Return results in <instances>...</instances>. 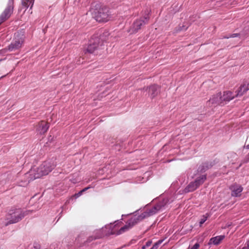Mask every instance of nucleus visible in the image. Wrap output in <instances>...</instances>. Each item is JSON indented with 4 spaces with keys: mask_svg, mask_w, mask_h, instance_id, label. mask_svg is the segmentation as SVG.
Masks as SVG:
<instances>
[{
    "mask_svg": "<svg viewBox=\"0 0 249 249\" xmlns=\"http://www.w3.org/2000/svg\"><path fill=\"white\" fill-rule=\"evenodd\" d=\"M23 42V37L22 36L19 38L18 40H16L14 42L12 43L8 47V50L10 51H13L15 50L18 49L21 46Z\"/></svg>",
    "mask_w": 249,
    "mask_h": 249,
    "instance_id": "f3484780",
    "label": "nucleus"
},
{
    "mask_svg": "<svg viewBox=\"0 0 249 249\" xmlns=\"http://www.w3.org/2000/svg\"><path fill=\"white\" fill-rule=\"evenodd\" d=\"M168 199H164L162 202H160L152 209L146 211L141 215H135L130 219L126 225L122 227L119 230H117L116 235H119L131 229L135 224L144 218L151 216L157 213L159 211L162 210V208L168 202Z\"/></svg>",
    "mask_w": 249,
    "mask_h": 249,
    "instance_id": "f03ea898",
    "label": "nucleus"
},
{
    "mask_svg": "<svg viewBox=\"0 0 249 249\" xmlns=\"http://www.w3.org/2000/svg\"><path fill=\"white\" fill-rule=\"evenodd\" d=\"M247 247L249 249V240L248 241H247V242L246 243V244H245Z\"/></svg>",
    "mask_w": 249,
    "mask_h": 249,
    "instance_id": "7c9ffc66",
    "label": "nucleus"
},
{
    "mask_svg": "<svg viewBox=\"0 0 249 249\" xmlns=\"http://www.w3.org/2000/svg\"><path fill=\"white\" fill-rule=\"evenodd\" d=\"M48 128V124L44 121H41L37 126L36 131L40 134H42L46 132Z\"/></svg>",
    "mask_w": 249,
    "mask_h": 249,
    "instance_id": "dca6fc26",
    "label": "nucleus"
},
{
    "mask_svg": "<svg viewBox=\"0 0 249 249\" xmlns=\"http://www.w3.org/2000/svg\"><path fill=\"white\" fill-rule=\"evenodd\" d=\"M104 231H105V230H104V227L102 228V229L95 230L94 232V234H95V235L94 237V239L98 238V237H97V236L99 235L100 234H102V233H104Z\"/></svg>",
    "mask_w": 249,
    "mask_h": 249,
    "instance_id": "b1692460",
    "label": "nucleus"
},
{
    "mask_svg": "<svg viewBox=\"0 0 249 249\" xmlns=\"http://www.w3.org/2000/svg\"><path fill=\"white\" fill-rule=\"evenodd\" d=\"M241 249H249L248 247L245 245V247L242 248Z\"/></svg>",
    "mask_w": 249,
    "mask_h": 249,
    "instance_id": "2f4dec72",
    "label": "nucleus"
},
{
    "mask_svg": "<svg viewBox=\"0 0 249 249\" xmlns=\"http://www.w3.org/2000/svg\"><path fill=\"white\" fill-rule=\"evenodd\" d=\"M82 194V193L81 191H80L79 192H78L77 194H76L74 195V197L75 198H78V197H79Z\"/></svg>",
    "mask_w": 249,
    "mask_h": 249,
    "instance_id": "bb28decb",
    "label": "nucleus"
},
{
    "mask_svg": "<svg viewBox=\"0 0 249 249\" xmlns=\"http://www.w3.org/2000/svg\"><path fill=\"white\" fill-rule=\"evenodd\" d=\"M238 36L242 39H244L249 36V26L245 27L240 34H232L229 36H224L223 38L228 39L231 37H236Z\"/></svg>",
    "mask_w": 249,
    "mask_h": 249,
    "instance_id": "f8f14e48",
    "label": "nucleus"
},
{
    "mask_svg": "<svg viewBox=\"0 0 249 249\" xmlns=\"http://www.w3.org/2000/svg\"><path fill=\"white\" fill-rule=\"evenodd\" d=\"M104 233H102L99 235L97 236L98 238H101L104 235H107L110 234H116L117 227L116 224L110 223L109 225H107L104 227Z\"/></svg>",
    "mask_w": 249,
    "mask_h": 249,
    "instance_id": "9b49d317",
    "label": "nucleus"
},
{
    "mask_svg": "<svg viewBox=\"0 0 249 249\" xmlns=\"http://www.w3.org/2000/svg\"><path fill=\"white\" fill-rule=\"evenodd\" d=\"M199 244L198 243H196L190 249V247L188 249H198L199 248Z\"/></svg>",
    "mask_w": 249,
    "mask_h": 249,
    "instance_id": "393cba45",
    "label": "nucleus"
},
{
    "mask_svg": "<svg viewBox=\"0 0 249 249\" xmlns=\"http://www.w3.org/2000/svg\"><path fill=\"white\" fill-rule=\"evenodd\" d=\"M159 92V87L157 85L150 86L148 89L149 96L153 98L155 97Z\"/></svg>",
    "mask_w": 249,
    "mask_h": 249,
    "instance_id": "6ab92c4d",
    "label": "nucleus"
},
{
    "mask_svg": "<svg viewBox=\"0 0 249 249\" xmlns=\"http://www.w3.org/2000/svg\"><path fill=\"white\" fill-rule=\"evenodd\" d=\"M246 148L248 149H249V144L246 146Z\"/></svg>",
    "mask_w": 249,
    "mask_h": 249,
    "instance_id": "72a5a7b5",
    "label": "nucleus"
},
{
    "mask_svg": "<svg viewBox=\"0 0 249 249\" xmlns=\"http://www.w3.org/2000/svg\"><path fill=\"white\" fill-rule=\"evenodd\" d=\"M95 7L92 9L91 13L96 21L107 22L110 19V14L107 7L97 4Z\"/></svg>",
    "mask_w": 249,
    "mask_h": 249,
    "instance_id": "20e7f679",
    "label": "nucleus"
},
{
    "mask_svg": "<svg viewBox=\"0 0 249 249\" xmlns=\"http://www.w3.org/2000/svg\"><path fill=\"white\" fill-rule=\"evenodd\" d=\"M103 42L98 36L92 37L89 41V44L86 49V53H94L100 49Z\"/></svg>",
    "mask_w": 249,
    "mask_h": 249,
    "instance_id": "423d86ee",
    "label": "nucleus"
},
{
    "mask_svg": "<svg viewBox=\"0 0 249 249\" xmlns=\"http://www.w3.org/2000/svg\"><path fill=\"white\" fill-rule=\"evenodd\" d=\"M231 191V195L234 197H239L241 196V193L243 191V187L237 184H234L230 187Z\"/></svg>",
    "mask_w": 249,
    "mask_h": 249,
    "instance_id": "ddd939ff",
    "label": "nucleus"
},
{
    "mask_svg": "<svg viewBox=\"0 0 249 249\" xmlns=\"http://www.w3.org/2000/svg\"><path fill=\"white\" fill-rule=\"evenodd\" d=\"M206 179L205 175H201L197 178L193 182H191L184 189L185 193L192 192L196 190L200 185L203 183Z\"/></svg>",
    "mask_w": 249,
    "mask_h": 249,
    "instance_id": "6e6552de",
    "label": "nucleus"
},
{
    "mask_svg": "<svg viewBox=\"0 0 249 249\" xmlns=\"http://www.w3.org/2000/svg\"><path fill=\"white\" fill-rule=\"evenodd\" d=\"M163 242V240H159L158 242H156L157 244L158 245H160V244H161V243Z\"/></svg>",
    "mask_w": 249,
    "mask_h": 249,
    "instance_id": "c85d7f7f",
    "label": "nucleus"
},
{
    "mask_svg": "<svg viewBox=\"0 0 249 249\" xmlns=\"http://www.w3.org/2000/svg\"><path fill=\"white\" fill-rule=\"evenodd\" d=\"M14 0H9L7 8L0 16V24L10 17L13 12Z\"/></svg>",
    "mask_w": 249,
    "mask_h": 249,
    "instance_id": "1a4fd4ad",
    "label": "nucleus"
},
{
    "mask_svg": "<svg viewBox=\"0 0 249 249\" xmlns=\"http://www.w3.org/2000/svg\"><path fill=\"white\" fill-rule=\"evenodd\" d=\"M235 97H237L236 96V93L234 94L230 91H224L222 94L221 93V97L222 103L224 102H228L233 99Z\"/></svg>",
    "mask_w": 249,
    "mask_h": 249,
    "instance_id": "2eb2a0df",
    "label": "nucleus"
},
{
    "mask_svg": "<svg viewBox=\"0 0 249 249\" xmlns=\"http://www.w3.org/2000/svg\"><path fill=\"white\" fill-rule=\"evenodd\" d=\"M24 216L20 209L10 210L6 216V225L13 224L18 222Z\"/></svg>",
    "mask_w": 249,
    "mask_h": 249,
    "instance_id": "39448f33",
    "label": "nucleus"
},
{
    "mask_svg": "<svg viewBox=\"0 0 249 249\" xmlns=\"http://www.w3.org/2000/svg\"><path fill=\"white\" fill-rule=\"evenodd\" d=\"M104 231H105V230H104V227L102 228V229L95 230L94 232V234H95V235L94 237V239L98 238V237H97V236L99 235L100 234H102V233H104Z\"/></svg>",
    "mask_w": 249,
    "mask_h": 249,
    "instance_id": "5701e85b",
    "label": "nucleus"
},
{
    "mask_svg": "<svg viewBox=\"0 0 249 249\" xmlns=\"http://www.w3.org/2000/svg\"><path fill=\"white\" fill-rule=\"evenodd\" d=\"M56 164L53 160L43 162L39 167L32 168L29 172L31 179L39 178L48 175L55 167Z\"/></svg>",
    "mask_w": 249,
    "mask_h": 249,
    "instance_id": "7ed1b4c3",
    "label": "nucleus"
},
{
    "mask_svg": "<svg viewBox=\"0 0 249 249\" xmlns=\"http://www.w3.org/2000/svg\"><path fill=\"white\" fill-rule=\"evenodd\" d=\"M225 235H219L213 237L210 240L209 244H210L212 243L215 245H218L225 238Z\"/></svg>",
    "mask_w": 249,
    "mask_h": 249,
    "instance_id": "aec40b11",
    "label": "nucleus"
},
{
    "mask_svg": "<svg viewBox=\"0 0 249 249\" xmlns=\"http://www.w3.org/2000/svg\"><path fill=\"white\" fill-rule=\"evenodd\" d=\"M104 233H102L99 235L97 236L98 238H101L104 235H107L110 234H116L117 227L116 224L110 223L109 225H107L104 227Z\"/></svg>",
    "mask_w": 249,
    "mask_h": 249,
    "instance_id": "9d476101",
    "label": "nucleus"
},
{
    "mask_svg": "<svg viewBox=\"0 0 249 249\" xmlns=\"http://www.w3.org/2000/svg\"><path fill=\"white\" fill-rule=\"evenodd\" d=\"M15 36L16 37H18L19 33H18L17 34H15Z\"/></svg>",
    "mask_w": 249,
    "mask_h": 249,
    "instance_id": "473e14b6",
    "label": "nucleus"
},
{
    "mask_svg": "<svg viewBox=\"0 0 249 249\" xmlns=\"http://www.w3.org/2000/svg\"><path fill=\"white\" fill-rule=\"evenodd\" d=\"M222 103V102L221 97V93H218L214 95L209 101V104L213 105H220Z\"/></svg>",
    "mask_w": 249,
    "mask_h": 249,
    "instance_id": "a211bd4d",
    "label": "nucleus"
},
{
    "mask_svg": "<svg viewBox=\"0 0 249 249\" xmlns=\"http://www.w3.org/2000/svg\"><path fill=\"white\" fill-rule=\"evenodd\" d=\"M249 90V80L245 81L242 85L235 91L236 96H242L245 92Z\"/></svg>",
    "mask_w": 249,
    "mask_h": 249,
    "instance_id": "4468645a",
    "label": "nucleus"
},
{
    "mask_svg": "<svg viewBox=\"0 0 249 249\" xmlns=\"http://www.w3.org/2000/svg\"><path fill=\"white\" fill-rule=\"evenodd\" d=\"M151 243H152L151 241H147L145 245H144L142 247V249H145L146 248V247H148L150 246L151 245Z\"/></svg>",
    "mask_w": 249,
    "mask_h": 249,
    "instance_id": "a878e982",
    "label": "nucleus"
},
{
    "mask_svg": "<svg viewBox=\"0 0 249 249\" xmlns=\"http://www.w3.org/2000/svg\"><path fill=\"white\" fill-rule=\"evenodd\" d=\"M159 245L157 244V243H155V244L153 246V247L151 248V249H157L159 247Z\"/></svg>",
    "mask_w": 249,
    "mask_h": 249,
    "instance_id": "cd10ccee",
    "label": "nucleus"
},
{
    "mask_svg": "<svg viewBox=\"0 0 249 249\" xmlns=\"http://www.w3.org/2000/svg\"><path fill=\"white\" fill-rule=\"evenodd\" d=\"M89 188V187H86L84 189H83L82 190H81V191L82 192V193H83V192H84L85 191H86V190H87Z\"/></svg>",
    "mask_w": 249,
    "mask_h": 249,
    "instance_id": "c756f323",
    "label": "nucleus"
},
{
    "mask_svg": "<svg viewBox=\"0 0 249 249\" xmlns=\"http://www.w3.org/2000/svg\"><path fill=\"white\" fill-rule=\"evenodd\" d=\"M34 0H22V5L26 8L31 6V8L33 6Z\"/></svg>",
    "mask_w": 249,
    "mask_h": 249,
    "instance_id": "412c9836",
    "label": "nucleus"
},
{
    "mask_svg": "<svg viewBox=\"0 0 249 249\" xmlns=\"http://www.w3.org/2000/svg\"><path fill=\"white\" fill-rule=\"evenodd\" d=\"M148 20V17H144L141 18L139 19L136 20L132 25L130 26L128 30V32L130 34H133L137 33L141 27L147 22Z\"/></svg>",
    "mask_w": 249,
    "mask_h": 249,
    "instance_id": "0eeeda50",
    "label": "nucleus"
},
{
    "mask_svg": "<svg viewBox=\"0 0 249 249\" xmlns=\"http://www.w3.org/2000/svg\"><path fill=\"white\" fill-rule=\"evenodd\" d=\"M168 199H164L162 202H160L152 209L146 211L141 215H135L130 219L126 225L122 227L119 230H117L116 235H119L131 229L135 224L144 218L151 216L157 213L159 211L162 210V208L168 202Z\"/></svg>",
    "mask_w": 249,
    "mask_h": 249,
    "instance_id": "f257e3e1",
    "label": "nucleus"
},
{
    "mask_svg": "<svg viewBox=\"0 0 249 249\" xmlns=\"http://www.w3.org/2000/svg\"><path fill=\"white\" fill-rule=\"evenodd\" d=\"M209 216L210 215L208 213H206L202 216L199 221V225L200 226L207 220Z\"/></svg>",
    "mask_w": 249,
    "mask_h": 249,
    "instance_id": "4be33fe9",
    "label": "nucleus"
}]
</instances>
